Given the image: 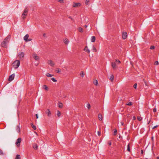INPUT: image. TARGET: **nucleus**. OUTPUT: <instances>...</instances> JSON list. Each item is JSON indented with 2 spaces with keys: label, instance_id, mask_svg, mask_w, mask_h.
<instances>
[{
  "label": "nucleus",
  "instance_id": "nucleus-28",
  "mask_svg": "<svg viewBox=\"0 0 159 159\" xmlns=\"http://www.w3.org/2000/svg\"><path fill=\"white\" fill-rule=\"evenodd\" d=\"M32 127L35 130L36 129V126L34 125L33 124H31Z\"/></svg>",
  "mask_w": 159,
  "mask_h": 159
},
{
  "label": "nucleus",
  "instance_id": "nucleus-49",
  "mask_svg": "<svg viewBox=\"0 0 159 159\" xmlns=\"http://www.w3.org/2000/svg\"><path fill=\"white\" fill-rule=\"evenodd\" d=\"M157 126H157V125L155 126H154V127H152V129H155V128H156V127H157Z\"/></svg>",
  "mask_w": 159,
  "mask_h": 159
},
{
  "label": "nucleus",
  "instance_id": "nucleus-10",
  "mask_svg": "<svg viewBox=\"0 0 159 159\" xmlns=\"http://www.w3.org/2000/svg\"><path fill=\"white\" fill-rule=\"evenodd\" d=\"M81 4L80 3H74L72 5L73 7H77L80 6Z\"/></svg>",
  "mask_w": 159,
  "mask_h": 159
},
{
  "label": "nucleus",
  "instance_id": "nucleus-15",
  "mask_svg": "<svg viewBox=\"0 0 159 159\" xmlns=\"http://www.w3.org/2000/svg\"><path fill=\"white\" fill-rule=\"evenodd\" d=\"M84 50L85 52H88V53H89L90 52V51L89 49L88 48L87 46H85Z\"/></svg>",
  "mask_w": 159,
  "mask_h": 159
},
{
  "label": "nucleus",
  "instance_id": "nucleus-5",
  "mask_svg": "<svg viewBox=\"0 0 159 159\" xmlns=\"http://www.w3.org/2000/svg\"><path fill=\"white\" fill-rule=\"evenodd\" d=\"M21 141V139L20 138H18L16 143V144L17 147H19L20 144V143Z\"/></svg>",
  "mask_w": 159,
  "mask_h": 159
},
{
  "label": "nucleus",
  "instance_id": "nucleus-47",
  "mask_svg": "<svg viewBox=\"0 0 159 159\" xmlns=\"http://www.w3.org/2000/svg\"><path fill=\"white\" fill-rule=\"evenodd\" d=\"M148 124H149L151 121V120L150 119L149 120H148Z\"/></svg>",
  "mask_w": 159,
  "mask_h": 159
},
{
  "label": "nucleus",
  "instance_id": "nucleus-4",
  "mask_svg": "<svg viewBox=\"0 0 159 159\" xmlns=\"http://www.w3.org/2000/svg\"><path fill=\"white\" fill-rule=\"evenodd\" d=\"M116 62H111V66L114 70H115L117 68V66Z\"/></svg>",
  "mask_w": 159,
  "mask_h": 159
},
{
  "label": "nucleus",
  "instance_id": "nucleus-33",
  "mask_svg": "<svg viewBox=\"0 0 159 159\" xmlns=\"http://www.w3.org/2000/svg\"><path fill=\"white\" fill-rule=\"evenodd\" d=\"M137 119H138V120L139 121H141L142 119V118L141 117H140V116H138L137 117Z\"/></svg>",
  "mask_w": 159,
  "mask_h": 159
},
{
  "label": "nucleus",
  "instance_id": "nucleus-9",
  "mask_svg": "<svg viewBox=\"0 0 159 159\" xmlns=\"http://www.w3.org/2000/svg\"><path fill=\"white\" fill-rule=\"evenodd\" d=\"M15 75L14 74H13L11 75L8 79V80L10 81H12L14 78Z\"/></svg>",
  "mask_w": 159,
  "mask_h": 159
},
{
  "label": "nucleus",
  "instance_id": "nucleus-53",
  "mask_svg": "<svg viewBox=\"0 0 159 159\" xmlns=\"http://www.w3.org/2000/svg\"><path fill=\"white\" fill-rule=\"evenodd\" d=\"M32 40L31 39H28V42Z\"/></svg>",
  "mask_w": 159,
  "mask_h": 159
},
{
  "label": "nucleus",
  "instance_id": "nucleus-58",
  "mask_svg": "<svg viewBox=\"0 0 159 159\" xmlns=\"http://www.w3.org/2000/svg\"><path fill=\"white\" fill-rule=\"evenodd\" d=\"M157 159H159V157H157Z\"/></svg>",
  "mask_w": 159,
  "mask_h": 159
},
{
  "label": "nucleus",
  "instance_id": "nucleus-54",
  "mask_svg": "<svg viewBox=\"0 0 159 159\" xmlns=\"http://www.w3.org/2000/svg\"><path fill=\"white\" fill-rule=\"evenodd\" d=\"M35 115H36V118L38 119V115L37 114H36Z\"/></svg>",
  "mask_w": 159,
  "mask_h": 159
},
{
  "label": "nucleus",
  "instance_id": "nucleus-22",
  "mask_svg": "<svg viewBox=\"0 0 159 159\" xmlns=\"http://www.w3.org/2000/svg\"><path fill=\"white\" fill-rule=\"evenodd\" d=\"M95 40V36H93L91 37V41L92 42H94Z\"/></svg>",
  "mask_w": 159,
  "mask_h": 159
},
{
  "label": "nucleus",
  "instance_id": "nucleus-45",
  "mask_svg": "<svg viewBox=\"0 0 159 159\" xmlns=\"http://www.w3.org/2000/svg\"><path fill=\"white\" fill-rule=\"evenodd\" d=\"M0 155H2L3 154L2 151V150H0Z\"/></svg>",
  "mask_w": 159,
  "mask_h": 159
},
{
  "label": "nucleus",
  "instance_id": "nucleus-51",
  "mask_svg": "<svg viewBox=\"0 0 159 159\" xmlns=\"http://www.w3.org/2000/svg\"><path fill=\"white\" fill-rule=\"evenodd\" d=\"M135 119H136V117L135 116H134L133 117V120H135Z\"/></svg>",
  "mask_w": 159,
  "mask_h": 159
},
{
  "label": "nucleus",
  "instance_id": "nucleus-13",
  "mask_svg": "<svg viewBox=\"0 0 159 159\" xmlns=\"http://www.w3.org/2000/svg\"><path fill=\"white\" fill-rule=\"evenodd\" d=\"M46 113L47 114L48 116H51V112L50 110L48 109H47L46 111Z\"/></svg>",
  "mask_w": 159,
  "mask_h": 159
},
{
  "label": "nucleus",
  "instance_id": "nucleus-37",
  "mask_svg": "<svg viewBox=\"0 0 159 159\" xmlns=\"http://www.w3.org/2000/svg\"><path fill=\"white\" fill-rule=\"evenodd\" d=\"M117 131L116 130H115V131H114L113 133L114 135H116L117 134Z\"/></svg>",
  "mask_w": 159,
  "mask_h": 159
},
{
  "label": "nucleus",
  "instance_id": "nucleus-27",
  "mask_svg": "<svg viewBox=\"0 0 159 159\" xmlns=\"http://www.w3.org/2000/svg\"><path fill=\"white\" fill-rule=\"evenodd\" d=\"M78 30L81 33H82L83 32V29L81 27H79L78 29Z\"/></svg>",
  "mask_w": 159,
  "mask_h": 159
},
{
  "label": "nucleus",
  "instance_id": "nucleus-52",
  "mask_svg": "<svg viewBox=\"0 0 159 159\" xmlns=\"http://www.w3.org/2000/svg\"><path fill=\"white\" fill-rule=\"evenodd\" d=\"M98 135L99 136L101 134V132L100 131H98Z\"/></svg>",
  "mask_w": 159,
  "mask_h": 159
},
{
  "label": "nucleus",
  "instance_id": "nucleus-44",
  "mask_svg": "<svg viewBox=\"0 0 159 159\" xmlns=\"http://www.w3.org/2000/svg\"><path fill=\"white\" fill-rule=\"evenodd\" d=\"M108 144L109 145H110V146L111 145V141H108Z\"/></svg>",
  "mask_w": 159,
  "mask_h": 159
},
{
  "label": "nucleus",
  "instance_id": "nucleus-38",
  "mask_svg": "<svg viewBox=\"0 0 159 159\" xmlns=\"http://www.w3.org/2000/svg\"><path fill=\"white\" fill-rule=\"evenodd\" d=\"M116 63H120V61L119 60H116Z\"/></svg>",
  "mask_w": 159,
  "mask_h": 159
},
{
  "label": "nucleus",
  "instance_id": "nucleus-23",
  "mask_svg": "<svg viewBox=\"0 0 159 159\" xmlns=\"http://www.w3.org/2000/svg\"><path fill=\"white\" fill-rule=\"evenodd\" d=\"M114 79V77L113 75H111L110 77L109 78V79L110 80H111V81H112Z\"/></svg>",
  "mask_w": 159,
  "mask_h": 159
},
{
  "label": "nucleus",
  "instance_id": "nucleus-14",
  "mask_svg": "<svg viewBox=\"0 0 159 159\" xmlns=\"http://www.w3.org/2000/svg\"><path fill=\"white\" fill-rule=\"evenodd\" d=\"M63 42L66 45H68L69 42V40L66 38L64 39Z\"/></svg>",
  "mask_w": 159,
  "mask_h": 159
},
{
  "label": "nucleus",
  "instance_id": "nucleus-3",
  "mask_svg": "<svg viewBox=\"0 0 159 159\" xmlns=\"http://www.w3.org/2000/svg\"><path fill=\"white\" fill-rule=\"evenodd\" d=\"M28 11V10L27 8H25L21 16V17L23 19H24L25 18L26 16L27 15Z\"/></svg>",
  "mask_w": 159,
  "mask_h": 159
},
{
  "label": "nucleus",
  "instance_id": "nucleus-26",
  "mask_svg": "<svg viewBox=\"0 0 159 159\" xmlns=\"http://www.w3.org/2000/svg\"><path fill=\"white\" fill-rule=\"evenodd\" d=\"M93 84L95 85H97L98 84V81L97 80H94L93 82Z\"/></svg>",
  "mask_w": 159,
  "mask_h": 159
},
{
  "label": "nucleus",
  "instance_id": "nucleus-19",
  "mask_svg": "<svg viewBox=\"0 0 159 159\" xmlns=\"http://www.w3.org/2000/svg\"><path fill=\"white\" fill-rule=\"evenodd\" d=\"M55 71L58 73H61V70L59 68H57L55 69Z\"/></svg>",
  "mask_w": 159,
  "mask_h": 159
},
{
  "label": "nucleus",
  "instance_id": "nucleus-39",
  "mask_svg": "<svg viewBox=\"0 0 159 159\" xmlns=\"http://www.w3.org/2000/svg\"><path fill=\"white\" fill-rule=\"evenodd\" d=\"M137 87V84H135L134 85V87L135 89H136Z\"/></svg>",
  "mask_w": 159,
  "mask_h": 159
},
{
  "label": "nucleus",
  "instance_id": "nucleus-42",
  "mask_svg": "<svg viewBox=\"0 0 159 159\" xmlns=\"http://www.w3.org/2000/svg\"><path fill=\"white\" fill-rule=\"evenodd\" d=\"M58 1L61 3H63V0H58Z\"/></svg>",
  "mask_w": 159,
  "mask_h": 159
},
{
  "label": "nucleus",
  "instance_id": "nucleus-21",
  "mask_svg": "<svg viewBox=\"0 0 159 159\" xmlns=\"http://www.w3.org/2000/svg\"><path fill=\"white\" fill-rule=\"evenodd\" d=\"M46 75L48 77H51L53 76V75L50 74L49 73H46Z\"/></svg>",
  "mask_w": 159,
  "mask_h": 159
},
{
  "label": "nucleus",
  "instance_id": "nucleus-36",
  "mask_svg": "<svg viewBox=\"0 0 159 159\" xmlns=\"http://www.w3.org/2000/svg\"><path fill=\"white\" fill-rule=\"evenodd\" d=\"M51 80L54 82H56L57 81V80L54 78H51Z\"/></svg>",
  "mask_w": 159,
  "mask_h": 159
},
{
  "label": "nucleus",
  "instance_id": "nucleus-1",
  "mask_svg": "<svg viewBox=\"0 0 159 159\" xmlns=\"http://www.w3.org/2000/svg\"><path fill=\"white\" fill-rule=\"evenodd\" d=\"M11 38L10 35L8 36L4 40V41L1 43V46L2 47L4 48L7 47V44L8 43L10 39Z\"/></svg>",
  "mask_w": 159,
  "mask_h": 159
},
{
  "label": "nucleus",
  "instance_id": "nucleus-11",
  "mask_svg": "<svg viewBox=\"0 0 159 159\" xmlns=\"http://www.w3.org/2000/svg\"><path fill=\"white\" fill-rule=\"evenodd\" d=\"M127 36V34L126 32H124L122 33V38L123 39H125L126 38Z\"/></svg>",
  "mask_w": 159,
  "mask_h": 159
},
{
  "label": "nucleus",
  "instance_id": "nucleus-17",
  "mask_svg": "<svg viewBox=\"0 0 159 159\" xmlns=\"http://www.w3.org/2000/svg\"><path fill=\"white\" fill-rule=\"evenodd\" d=\"M98 117L100 120H102V115L100 114H99L98 115Z\"/></svg>",
  "mask_w": 159,
  "mask_h": 159
},
{
  "label": "nucleus",
  "instance_id": "nucleus-20",
  "mask_svg": "<svg viewBox=\"0 0 159 159\" xmlns=\"http://www.w3.org/2000/svg\"><path fill=\"white\" fill-rule=\"evenodd\" d=\"M33 148L35 149H37L38 148V146L37 145V144L36 143H34V144L33 146Z\"/></svg>",
  "mask_w": 159,
  "mask_h": 159
},
{
  "label": "nucleus",
  "instance_id": "nucleus-8",
  "mask_svg": "<svg viewBox=\"0 0 159 159\" xmlns=\"http://www.w3.org/2000/svg\"><path fill=\"white\" fill-rule=\"evenodd\" d=\"M48 63L51 66H53L55 65L54 61L51 60H49L48 61Z\"/></svg>",
  "mask_w": 159,
  "mask_h": 159
},
{
  "label": "nucleus",
  "instance_id": "nucleus-18",
  "mask_svg": "<svg viewBox=\"0 0 159 159\" xmlns=\"http://www.w3.org/2000/svg\"><path fill=\"white\" fill-rule=\"evenodd\" d=\"M16 130L18 133L20 132V127L18 125L17 126L16 128Z\"/></svg>",
  "mask_w": 159,
  "mask_h": 159
},
{
  "label": "nucleus",
  "instance_id": "nucleus-41",
  "mask_svg": "<svg viewBox=\"0 0 159 159\" xmlns=\"http://www.w3.org/2000/svg\"><path fill=\"white\" fill-rule=\"evenodd\" d=\"M127 105L128 106H131L132 105V102H130L129 103L127 104Z\"/></svg>",
  "mask_w": 159,
  "mask_h": 159
},
{
  "label": "nucleus",
  "instance_id": "nucleus-24",
  "mask_svg": "<svg viewBox=\"0 0 159 159\" xmlns=\"http://www.w3.org/2000/svg\"><path fill=\"white\" fill-rule=\"evenodd\" d=\"M58 107L60 108H62V107H63V105H62V103H60V102H59L58 103Z\"/></svg>",
  "mask_w": 159,
  "mask_h": 159
},
{
  "label": "nucleus",
  "instance_id": "nucleus-43",
  "mask_svg": "<svg viewBox=\"0 0 159 159\" xmlns=\"http://www.w3.org/2000/svg\"><path fill=\"white\" fill-rule=\"evenodd\" d=\"M154 48H155V47H154V46H152L150 47V49H154Z\"/></svg>",
  "mask_w": 159,
  "mask_h": 159
},
{
  "label": "nucleus",
  "instance_id": "nucleus-57",
  "mask_svg": "<svg viewBox=\"0 0 159 159\" xmlns=\"http://www.w3.org/2000/svg\"><path fill=\"white\" fill-rule=\"evenodd\" d=\"M88 27V26L87 25H84V27L86 28L87 27Z\"/></svg>",
  "mask_w": 159,
  "mask_h": 159
},
{
  "label": "nucleus",
  "instance_id": "nucleus-7",
  "mask_svg": "<svg viewBox=\"0 0 159 159\" xmlns=\"http://www.w3.org/2000/svg\"><path fill=\"white\" fill-rule=\"evenodd\" d=\"M24 56V52H20L18 54V56L19 57V58L20 59L23 58Z\"/></svg>",
  "mask_w": 159,
  "mask_h": 159
},
{
  "label": "nucleus",
  "instance_id": "nucleus-40",
  "mask_svg": "<svg viewBox=\"0 0 159 159\" xmlns=\"http://www.w3.org/2000/svg\"><path fill=\"white\" fill-rule=\"evenodd\" d=\"M159 63L157 61H156L155 62L154 64L156 65H158Z\"/></svg>",
  "mask_w": 159,
  "mask_h": 159
},
{
  "label": "nucleus",
  "instance_id": "nucleus-59",
  "mask_svg": "<svg viewBox=\"0 0 159 159\" xmlns=\"http://www.w3.org/2000/svg\"><path fill=\"white\" fill-rule=\"evenodd\" d=\"M152 139H153V137H152Z\"/></svg>",
  "mask_w": 159,
  "mask_h": 159
},
{
  "label": "nucleus",
  "instance_id": "nucleus-55",
  "mask_svg": "<svg viewBox=\"0 0 159 159\" xmlns=\"http://www.w3.org/2000/svg\"><path fill=\"white\" fill-rule=\"evenodd\" d=\"M141 154H143V150H141Z\"/></svg>",
  "mask_w": 159,
  "mask_h": 159
},
{
  "label": "nucleus",
  "instance_id": "nucleus-56",
  "mask_svg": "<svg viewBox=\"0 0 159 159\" xmlns=\"http://www.w3.org/2000/svg\"><path fill=\"white\" fill-rule=\"evenodd\" d=\"M38 64H39V63H37V64H35V65L36 66H37Z\"/></svg>",
  "mask_w": 159,
  "mask_h": 159
},
{
  "label": "nucleus",
  "instance_id": "nucleus-29",
  "mask_svg": "<svg viewBox=\"0 0 159 159\" xmlns=\"http://www.w3.org/2000/svg\"><path fill=\"white\" fill-rule=\"evenodd\" d=\"M93 51L94 52H97V50L94 45H93Z\"/></svg>",
  "mask_w": 159,
  "mask_h": 159
},
{
  "label": "nucleus",
  "instance_id": "nucleus-16",
  "mask_svg": "<svg viewBox=\"0 0 159 159\" xmlns=\"http://www.w3.org/2000/svg\"><path fill=\"white\" fill-rule=\"evenodd\" d=\"M43 88L46 91H48L49 89L48 87L45 85H44L43 86Z\"/></svg>",
  "mask_w": 159,
  "mask_h": 159
},
{
  "label": "nucleus",
  "instance_id": "nucleus-2",
  "mask_svg": "<svg viewBox=\"0 0 159 159\" xmlns=\"http://www.w3.org/2000/svg\"><path fill=\"white\" fill-rule=\"evenodd\" d=\"M20 62L19 60H16L13 63V66L14 68L16 69L18 68L20 65Z\"/></svg>",
  "mask_w": 159,
  "mask_h": 159
},
{
  "label": "nucleus",
  "instance_id": "nucleus-30",
  "mask_svg": "<svg viewBox=\"0 0 159 159\" xmlns=\"http://www.w3.org/2000/svg\"><path fill=\"white\" fill-rule=\"evenodd\" d=\"M15 159H20V157L19 155H17Z\"/></svg>",
  "mask_w": 159,
  "mask_h": 159
},
{
  "label": "nucleus",
  "instance_id": "nucleus-46",
  "mask_svg": "<svg viewBox=\"0 0 159 159\" xmlns=\"http://www.w3.org/2000/svg\"><path fill=\"white\" fill-rule=\"evenodd\" d=\"M157 111V109L156 108H154L153 109V111L154 112H155L156 111Z\"/></svg>",
  "mask_w": 159,
  "mask_h": 159
},
{
  "label": "nucleus",
  "instance_id": "nucleus-48",
  "mask_svg": "<svg viewBox=\"0 0 159 159\" xmlns=\"http://www.w3.org/2000/svg\"><path fill=\"white\" fill-rule=\"evenodd\" d=\"M120 124H121V125H124V123L122 121L120 122Z\"/></svg>",
  "mask_w": 159,
  "mask_h": 159
},
{
  "label": "nucleus",
  "instance_id": "nucleus-12",
  "mask_svg": "<svg viewBox=\"0 0 159 159\" xmlns=\"http://www.w3.org/2000/svg\"><path fill=\"white\" fill-rule=\"evenodd\" d=\"M29 37V35L28 34H26L24 37V40L26 42H28V39Z\"/></svg>",
  "mask_w": 159,
  "mask_h": 159
},
{
  "label": "nucleus",
  "instance_id": "nucleus-31",
  "mask_svg": "<svg viewBox=\"0 0 159 159\" xmlns=\"http://www.w3.org/2000/svg\"><path fill=\"white\" fill-rule=\"evenodd\" d=\"M84 73L82 71L81 72V73H80V75L82 77H83L84 75Z\"/></svg>",
  "mask_w": 159,
  "mask_h": 159
},
{
  "label": "nucleus",
  "instance_id": "nucleus-34",
  "mask_svg": "<svg viewBox=\"0 0 159 159\" xmlns=\"http://www.w3.org/2000/svg\"><path fill=\"white\" fill-rule=\"evenodd\" d=\"M89 2V0H86L85 2V4L86 5H88Z\"/></svg>",
  "mask_w": 159,
  "mask_h": 159
},
{
  "label": "nucleus",
  "instance_id": "nucleus-25",
  "mask_svg": "<svg viewBox=\"0 0 159 159\" xmlns=\"http://www.w3.org/2000/svg\"><path fill=\"white\" fill-rule=\"evenodd\" d=\"M61 112L58 110L57 111V115L58 117H59L61 116Z\"/></svg>",
  "mask_w": 159,
  "mask_h": 159
},
{
  "label": "nucleus",
  "instance_id": "nucleus-6",
  "mask_svg": "<svg viewBox=\"0 0 159 159\" xmlns=\"http://www.w3.org/2000/svg\"><path fill=\"white\" fill-rule=\"evenodd\" d=\"M33 58L36 61H39V57L36 54H34L33 55Z\"/></svg>",
  "mask_w": 159,
  "mask_h": 159
},
{
  "label": "nucleus",
  "instance_id": "nucleus-35",
  "mask_svg": "<svg viewBox=\"0 0 159 159\" xmlns=\"http://www.w3.org/2000/svg\"><path fill=\"white\" fill-rule=\"evenodd\" d=\"M87 107L89 109L90 108V106L89 103L87 104Z\"/></svg>",
  "mask_w": 159,
  "mask_h": 159
},
{
  "label": "nucleus",
  "instance_id": "nucleus-50",
  "mask_svg": "<svg viewBox=\"0 0 159 159\" xmlns=\"http://www.w3.org/2000/svg\"><path fill=\"white\" fill-rule=\"evenodd\" d=\"M43 36H44V37H46V34L45 33H44L43 34Z\"/></svg>",
  "mask_w": 159,
  "mask_h": 159
},
{
  "label": "nucleus",
  "instance_id": "nucleus-32",
  "mask_svg": "<svg viewBox=\"0 0 159 159\" xmlns=\"http://www.w3.org/2000/svg\"><path fill=\"white\" fill-rule=\"evenodd\" d=\"M127 150L129 152H130V149L129 148V144H128L127 145Z\"/></svg>",
  "mask_w": 159,
  "mask_h": 159
}]
</instances>
